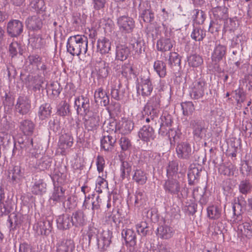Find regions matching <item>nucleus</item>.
<instances>
[{
  "mask_svg": "<svg viewBox=\"0 0 252 252\" xmlns=\"http://www.w3.org/2000/svg\"><path fill=\"white\" fill-rule=\"evenodd\" d=\"M246 202L242 196H239L232 205L233 218L232 223L237 225L236 230L237 239L240 245H246L252 238V222L245 221L241 222L242 217L240 212L246 205Z\"/></svg>",
  "mask_w": 252,
  "mask_h": 252,
  "instance_id": "obj_1",
  "label": "nucleus"
},
{
  "mask_svg": "<svg viewBox=\"0 0 252 252\" xmlns=\"http://www.w3.org/2000/svg\"><path fill=\"white\" fill-rule=\"evenodd\" d=\"M160 108V97L157 94L150 98L143 110L136 116L140 124L149 123L158 118Z\"/></svg>",
  "mask_w": 252,
  "mask_h": 252,
  "instance_id": "obj_2",
  "label": "nucleus"
},
{
  "mask_svg": "<svg viewBox=\"0 0 252 252\" xmlns=\"http://www.w3.org/2000/svg\"><path fill=\"white\" fill-rule=\"evenodd\" d=\"M88 39L84 34L69 36L66 42L67 52L73 56L85 54L88 51Z\"/></svg>",
  "mask_w": 252,
  "mask_h": 252,
  "instance_id": "obj_3",
  "label": "nucleus"
},
{
  "mask_svg": "<svg viewBox=\"0 0 252 252\" xmlns=\"http://www.w3.org/2000/svg\"><path fill=\"white\" fill-rule=\"evenodd\" d=\"M208 83L203 77L195 78L189 86V95L192 100L202 98L207 94Z\"/></svg>",
  "mask_w": 252,
  "mask_h": 252,
  "instance_id": "obj_4",
  "label": "nucleus"
},
{
  "mask_svg": "<svg viewBox=\"0 0 252 252\" xmlns=\"http://www.w3.org/2000/svg\"><path fill=\"white\" fill-rule=\"evenodd\" d=\"M212 13V18L209 31L213 33L214 30L218 31L220 26L225 21L227 20L229 17L228 9L225 6H218L214 7L211 10Z\"/></svg>",
  "mask_w": 252,
  "mask_h": 252,
  "instance_id": "obj_5",
  "label": "nucleus"
},
{
  "mask_svg": "<svg viewBox=\"0 0 252 252\" xmlns=\"http://www.w3.org/2000/svg\"><path fill=\"white\" fill-rule=\"evenodd\" d=\"M163 189L166 193L175 196L179 199L186 197L188 194L187 189L182 187L180 182L173 178L166 180Z\"/></svg>",
  "mask_w": 252,
  "mask_h": 252,
  "instance_id": "obj_6",
  "label": "nucleus"
},
{
  "mask_svg": "<svg viewBox=\"0 0 252 252\" xmlns=\"http://www.w3.org/2000/svg\"><path fill=\"white\" fill-rule=\"evenodd\" d=\"M53 219L52 217L42 218L33 226V229L38 235H48L52 230Z\"/></svg>",
  "mask_w": 252,
  "mask_h": 252,
  "instance_id": "obj_7",
  "label": "nucleus"
},
{
  "mask_svg": "<svg viewBox=\"0 0 252 252\" xmlns=\"http://www.w3.org/2000/svg\"><path fill=\"white\" fill-rule=\"evenodd\" d=\"M109 86L113 98L116 100L123 99L125 94V88L122 86L119 79L115 76L112 77L109 82Z\"/></svg>",
  "mask_w": 252,
  "mask_h": 252,
  "instance_id": "obj_8",
  "label": "nucleus"
},
{
  "mask_svg": "<svg viewBox=\"0 0 252 252\" xmlns=\"http://www.w3.org/2000/svg\"><path fill=\"white\" fill-rule=\"evenodd\" d=\"M137 93L143 97L150 96L153 90V85L150 76L142 77L136 85Z\"/></svg>",
  "mask_w": 252,
  "mask_h": 252,
  "instance_id": "obj_9",
  "label": "nucleus"
},
{
  "mask_svg": "<svg viewBox=\"0 0 252 252\" xmlns=\"http://www.w3.org/2000/svg\"><path fill=\"white\" fill-rule=\"evenodd\" d=\"M74 143V138L69 133L62 134L59 139L58 146L60 150L61 154L66 156L69 152Z\"/></svg>",
  "mask_w": 252,
  "mask_h": 252,
  "instance_id": "obj_10",
  "label": "nucleus"
},
{
  "mask_svg": "<svg viewBox=\"0 0 252 252\" xmlns=\"http://www.w3.org/2000/svg\"><path fill=\"white\" fill-rule=\"evenodd\" d=\"M74 105L78 115L85 116L90 111V100L86 96L82 95L76 97Z\"/></svg>",
  "mask_w": 252,
  "mask_h": 252,
  "instance_id": "obj_11",
  "label": "nucleus"
},
{
  "mask_svg": "<svg viewBox=\"0 0 252 252\" xmlns=\"http://www.w3.org/2000/svg\"><path fill=\"white\" fill-rule=\"evenodd\" d=\"M117 25L122 33H130L135 28V22L131 17L122 16L117 19Z\"/></svg>",
  "mask_w": 252,
  "mask_h": 252,
  "instance_id": "obj_12",
  "label": "nucleus"
},
{
  "mask_svg": "<svg viewBox=\"0 0 252 252\" xmlns=\"http://www.w3.org/2000/svg\"><path fill=\"white\" fill-rule=\"evenodd\" d=\"M112 236V232L109 229L101 230L96 238L98 249L104 251L109 247Z\"/></svg>",
  "mask_w": 252,
  "mask_h": 252,
  "instance_id": "obj_13",
  "label": "nucleus"
},
{
  "mask_svg": "<svg viewBox=\"0 0 252 252\" xmlns=\"http://www.w3.org/2000/svg\"><path fill=\"white\" fill-rule=\"evenodd\" d=\"M176 151L178 158L188 159L192 155V149L190 144L187 142L178 143Z\"/></svg>",
  "mask_w": 252,
  "mask_h": 252,
  "instance_id": "obj_14",
  "label": "nucleus"
},
{
  "mask_svg": "<svg viewBox=\"0 0 252 252\" xmlns=\"http://www.w3.org/2000/svg\"><path fill=\"white\" fill-rule=\"evenodd\" d=\"M190 126L193 130V138L196 139L202 138L206 132L203 122L200 120H192L190 122Z\"/></svg>",
  "mask_w": 252,
  "mask_h": 252,
  "instance_id": "obj_15",
  "label": "nucleus"
},
{
  "mask_svg": "<svg viewBox=\"0 0 252 252\" xmlns=\"http://www.w3.org/2000/svg\"><path fill=\"white\" fill-rule=\"evenodd\" d=\"M65 190L61 186H55L50 196V201L54 204L63 203L64 205L66 201Z\"/></svg>",
  "mask_w": 252,
  "mask_h": 252,
  "instance_id": "obj_16",
  "label": "nucleus"
},
{
  "mask_svg": "<svg viewBox=\"0 0 252 252\" xmlns=\"http://www.w3.org/2000/svg\"><path fill=\"white\" fill-rule=\"evenodd\" d=\"M138 135L142 141L147 143L154 140L156 137L153 128L149 125L143 126L139 129Z\"/></svg>",
  "mask_w": 252,
  "mask_h": 252,
  "instance_id": "obj_17",
  "label": "nucleus"
},
{
  "mask_svg": "<svg viewBox=\"0 0 252 252\" xmlns=\"http://www.w3.org/2000/svg\"><path fill=\"white\" fill-rule=\"evenodd\" d=\"M56 247V252H75V244L72 239H63L57 243Z\"/></svg>",
  "mask_w": 252,
  "mask_h": 252,
  "instance_id": "obj_18",
  "label": "nucleus"
},
{
  "mask_svg": "<svg viewBox=\"0 0 252 252\" xmlns=\"http://www.w3.org/2000/svg\"><path fill=\"white\" fill-rule=\"evenodd\" d=\"M84 126L88 131H94L98 128L100 117L97 114H93L87 118H84Z\"/></svg>",
  "mask_w": 252,
  "mask_h": 252,
  "instance_id": "obj_19",
  "label": "nucleus"
},
{
  "mask_svg": "<svg viewBox=\"0 0 252 252\" xmlns=\"http://www.w3.org/2000/svg\"><path fill=\"white\" fill-rule=\"evenodd\" d=\"M160 121L159 134L164 136L167 134V127L169 128L172 123V116L166 112H163L160 117Z\"/></svg>",
  "mask_w": 252,
  "mask_h": 252,
  "instance_id": "obj_20",
  "label": "nucleus"
},
{
  "mask_svg": "<svg viewBox=\"0 0 252 252\" xmlns=\"http://www.w3.org/2000/svg\"><path fill=\"white\" fill-rule=\"evenodd\" d=\"M128 44L129 48L134 52V55L139 56L144 52V42L140 38L130 37L128 40Z\"/></svg>",
  "mask_w": 252,
  "mask_h": 252,
  "instance_id": "obj_21",
  "label": "nucleus"
},
{
  "mask_svg": "<svg viewBox=\"0 0 252 252\" xmlns=\"http://www.w3.org/2000/svg\"><path fill=\"white\" fill-rule=\"evenodd\" d=\"M111 49V42L105 37H101L97 40L96 51L101 55H105Z\"/></svg>",
  "mask_w": 252,
  "mask_h": 252,
  "instance_id": "obj_22",
  "label": "nucleus"
},
{
  "mask_svg": "<svg viewBox=\"0 0 252 252\" xmlns=\"http://www.w3.org/2000/svg\"><path fill=\"white\" fill-rule=\"evenodd\" d=\"M226 47L219 44L216 45L211 54L212 60L214 62H219L225 58Z\"/></svg>",
  "mask_w": 252,
  "mask_h": 252,
  "instance_id": "obj_23",
  "label": "nucleus"
},
{
  "mask_svg": "<svg viewBox=\"0 0 252 252\" xmlns=\"http://www.w3.org/2000/svg\"><path fill=\"white\" fill-rule=\"evenodd\" d=\"M31 100L26 96H20L17 101V111L20 114L25 115L30 110Z\"/></svg>",
  "mask_w": 252,
  "mask_h": 252,
  "instance_id": "obj_24",
  "label": "nucleus"
},
{
  "mask_svg": "<svg viewBox=\"0 0 252 252\" xmlns=\"http://www.w3.org/2000/svg\"><path fill=\"white\" fill-rule=\"evenodd\" d=\"M122 236L127 247H133L136 245V236L133 230L131 229H123L122 232Z\"/></svg>",
  "mask_w": 252,
  "mask_h": 252,
  "instance_id": "obj_25",
  "label": "nucleus"
},
{
  "mask_svg": "<svg viewBox=\"0 0 252 252\" xmlns=\"http://www.w3.org/2000/svg\"><path fill=\"white\" fill-rule=\"evenodd\" d=\"M130 54L128 47L122 44H118L116 47L115 59L116 60L124 61L126 60Z\"/></svg>",
  "mask_w": 252,
  "mask_h": 252,
  "instance_id": "obj_26",
  "label": "nucleus"
},
{
  "mask_svg": "<svg viewBox=\"0 0 252 252\" xmlns=\"http://www.w3.org/2000/svg\"><path fill=\"white\" fill-rule=\"evenodd\" d=\"M158 236L162 239H169L172 238L174 233V228L167 225L159 226L157 229Z\"/></svg>",
  "mask_w": 252,
  "mask_h": 252,
  "instance_id": "obj_27",
  "label": "nucleus"
},
{
  "mask_svg": "<svg viewBox=\"0 0 252 252\" xmlns=\"http://www.w3.org/2000/svg\"><path fill=\"white\" fill-rule=\"evenodd\" d=\"M57 226L59 229L66 230L72 225L70 217L68 214L60 215L56 219Z\"/></svg>",
  "mask_w": 252,
  "mask_h": 252,
  "instance_id": "obj_28",
  "label": "nucleus"
},
{
  "mask_svg": "<svg viewBox=\"0 0 252 252\" xmlns=\"http://www.w3.org/2000/svg\"><path fill=\"white\" fill-rule=\"evenodd\" d=\"M173 46V42L169 37H162L157 41V48L158 51L166 52L170 51Z\"/></svg>",
  "mask_w": 252,
  "mask_h": 252,
  "instance_id": "obj_29",
  "label": "nucleus"
},
{
  "mask_svg": "<svg viewBox=\"0 0 252 252\" xmlns=\"http://www.w3.org/2000/svg\"><path fill=\"white\" fill-rule=\"evenodd\" d=\"M247 36L243 33L240 32L235 35L231 39L229 44L230 48H239L240 45L243 49V45L247 41Z\"/></svg>",
  "mask_w": 252,
  "mask_h": 252,
  "instance_id": "obj_30",
  "label": "nucleus"
},
{
  "mask_svg": "<svg viewBox=\"0 0 252 252\" xmlns=\"http://www.w3.org/2000/svg\"><path fill=\"white\" fill-rule=\"evenodd\" d=\"M119 133L127 134L131 132L134 127V123L130 120H125L118 122Z\"/></svg>",
  "mask_w": 252,
  "mask_h": 252,
  "instance_id": "obj_31",
  "label": "nucleus"
},
{
  "mask_svg": "<svg viewBox=\"0 0 252 252\" xmlns=\"http://www.w3.org/2000/svg\"><path fill=\"white\" fill-rule=\"evenodd\" d=\"M115 142V138L112 136L104 135L100 140L101 149L107 152L112 151Z\"/></svg>",
  "mask_w": 252,
  "mask_h": 252,
  "instance_id": "obj_32",
  "label": "nucleus"
},
{
  "mask_svg": "<svg viewBox=\"0 0 252 252\" xmlns=\"http://www.w3.org/2000/svg\"><path fill=\"white\" fill-rule=\"evenodd\" d=\"M72 225L79 227L85 224L86 220L83 211L78 210L72 213L70 217Z\"/></svg>",
  "mask_w": 252,
  "mask_h": 252,
  "instance_id": "obj_33",
  "label": "nucleus"
},
{
  "mask_svg": "<svg viewBox=\"0 0 252 252\" xmlns=\"http://www.w3.org/2000/svg\"><path fill=\"white\" fill-rule=\"evenodd\" d=\"M221 207L218 205H213L207 207V216L211 220L219 219L221 216Z\"/></svg>",
  "mask_w": 252,
  "mask_h": 252,
  "instance_id": "obj_34",
  "label": "nucleus"
},
{
  "mask_svg": "<svg viewBox=\"0 0 252 252\" xmlns=\"http://www.w3.org/2000/svg\"><path fill=\"white\" fill-rule=\"evenodd\" d=\"M153 67L154 71L160 78L165 77L167 73L166 65L163 61L160 60L156 61L154 62Z\"/></svg>",
  "mask_w": 252,
  "mask_h": 252,
  "instance_id": "obj_35",
  "label": "nucleus"
},
{
  "mask_svg": "<svg viewBox=\"0 0 252 252\" xmlns=\"http://www.w3.org/2000/svg\"><path fill=\"white\" fill-rule=\"evenodd\" d=\"M107 177L106 173H102L99 175L96 180L95 190L97 193H101L102 190L106 188H108V182L106 180Z\"/></svg>",
  "mask_w": 252,
  "mask_h": 252,
  "instance_id": "obj_36",
  "label": "nucleus"
},
{
  "mask_svg": "<svg viewBox=\"0 0 252 252\" xmlns=\"http://www.w3.org/2000/svg\"><path fill=\"white\" fill-rule=\"evenodd\" d=\"M19 127L25 134L31 135L32 133L35 125L32 120L26 119L20 122Z\"/></svg>",
  "mask_w": 252,
  "mask_h": 252,
  "instance_id": "obj_37",
  "label": "nucleus"
},
{
  "mask_svg": "<svg viewBox=\"0 0 252 252\" xmlns=\"http://www.w3.org/2000/svg\"><path fill=\"white\" fill-rule=\"evenodd\" d=\"M26 23L28 28L32 30H38L42 26L41 19L36 16L29 18L26 21Z\"/></svg>",
  "mask_w": 252,
  "mask_h": 252,
  "instance_id": "obj_38",
  "label": "nucleus"
},
{
  "mask_svg": "<svg viewBox=\"0 0 252 252\" xmlns=\"http://www.w3.org/2000/svg\"><path fill=\"white\" fill-rule=\"evenodd\" d=\"M132 180L137 184L139 185H143L147 182V175L143 170L137 169L134 170V173L132 176Z\"/></svg>",
  "mask_w": 252,
  "mask_h": 252,
  "instance_id": "obj_39",
  "label": "nucleus"
},
{
  "mask_svg": "<svg viewBox=\"0 0 252 252\" xmlns=\"http://www.w3.org/2000/svg\"><path fill=\"white\" fill-rule=\"evenodd\" d=\"M29 43L33 48L41 49L43 48L46 44L45 39L39 34L31 37Z\"/></svg>",
  "mask_w": 252,
  "mask_h": 252,
  "instance_id": "obj_40",
  "label": "nucleus"
},
{
  "mask_svg": "<svg viewBox=\"0 0 252 252\" xmlns=\"http://www.w3.org/2000/svg\"><path fill=\"white\" fill-rule=\"evenodd\" d=\"M121 152L130 151L132 148V143L130 139L126 136H122L118 141Z\"/></svg>",
  "mask_w": 252,
  "mask_h": 252,
  "instance_id": "obj_41",
  "label": "nucleus"
},
{
  "mask_svg": "<svg viewBox=\"0 0 252 252\" xmlns=\"http://www.w3.org/2000/svg\"><path fill=\"white\" fill-rule=\"evenodd\" d=\"M46 184L43 180L35 181L32 188V191L34 194H42L46 192Z\"/></svg>",
  "mask_w": 252,
  "mask_h": 252,
  "instance_id": "obj_42",
  "label": "nucleus"
},
{
  "mask_svg": "<svg viewBox=\"0 0 252 252\" xmlns=\"http://www.w3.org/2000/svg\"><path fill=\"white\" fill-rule=\"evenodd\" d=\"M167 135L171 144L178 142L181 135V130L179 129L170 128L167 129V134L164 136Z\"/></svg>",
  "mask_w": 252,
  "mask_h": 252,
  "instance_id": "obj_43",
  "label": "nucleus"
},
{
  "mask_svg": "<svg viewBox=\"0 0 252 252\" xmlns=\"http://www.w3.org/2000/svg\"><path fill=\"white\" fill-rule=\"evenodd\" d=\"M179 170V163L176 160L169 161L166 168V174L168 178H173L176 176Z\"/></svg>",
  "mask_w": 252,
  "mask_h": 252,
  "instance_id": "obj_44",
  "label": "nucleus"
},
{
  "mask_svg": "<svg viewBox=\"0 0 252 252\" xmlns=\"http://www.w3.org/2000/svg\"><path fill=\"white\" fill-rule=\"evenodd\" d=\"M4 199V189L0 187V217H2L3 215L8 214L11 210V207L7 205L6 206L4 204L3 200Z\"/></svg>",
  "mask_w": 252,
  "mask_h": 252,
  "instance_id": "obj_45",
  "label": "nucleus"
},
{
  "mask_svg": "<svg viewBox=\"0 0 252 252\" xmlns=\"http://www.w3.org/2000/svg\"><path fill=\"white\" fill-rule=\"evenodd\" d=\"M51 107L50 104L45 103L39 107L38 112V116L41 120H44L50 116L51 114Z\"/></svg>",
  "mask_w": 252,
  "mask_h": 252,
  "instance_id": "obj_46",
  "label": "nucleus"
},
{
  "mask_svg": "<svg viewBox=\"0 0 252 252\" xmlns=\"http://www.w3.org/2000/svg\"><path fill=\"white\" fill-rule=\"evenodd\" d=\"M192 19L193 25H201L204 23L206 15L202 10L195 9L192 11Z\"/></svg>",
  "mask_w": 252,
  "mask_h": 252,
  "instance_id": "obj_47",
  "label": "nucleus"
},
{
  "mask_svg": "<svg viewBox=\"0 0 252 252\" xmlns=\"http://www.w3.org/2000/svg\"><path fill=\"white\" fill-rule=\"evenodd\" d=\"M200 171L197 167L191 168L188 172V177L189 184L192 185L198 182Z\"/></svg>",
  "mask_w": 252,
  "mask_h": 252,
  "instance_id": "obj_48",
  "label": "nucleus"
},
{
  "mask_svg": "<svg viewBox=\"0 0 252 252\" xmlns=\"http://www.w3.org/2000/svg\"><path fill=\"white\" fill-rule=\"evenodd\" d=\"M101 231V230L98 229L95 227L94 222H91L88 225V230L87 231V235L88 237L89 243H90L93 239H96Z\"/></svg>",
  "mask_w": 252,
  "mask_h": 252,
  "instance_id": "obj_49",
  "label": "nucleus"
},
{
  "mask_svg": "<svg viewBox=\"0 0 252 252\" xmlns=\"http://www.w3.org/2000/svg\"><path fill=\"white\" fill-rule=\"evenodd\" d=\"M98 69L97 71L98 77L99 78L107 77L109 73L108 64L104 61H101L98 63Z\"/></svg>",
  "mask_w": 252,
  "mask_h": 252,
  "instance_id": "obj_50",
  "label": "nucleus"
},
{
  "mask_svg": "<svg viewBox=\"0 0 252 252\" xmlns=\"http://www.w3.org/2000/svg\"><path fill=\"white\" fill-rule=\"evenodd\" d=\"M206 36V31L200 27H195L191 33V37L196 41H201Z\"/></svg>",
  "mask_w": 252,
  "mask_h": 252,
  "instance_id": "obj_51",
  "label": "nucleus"
},
{
  "mask_svg": "<svg viewBox=\"0 0 252 252\" xmlns=\"http://www.w3.org/2000/svg\"><path fill=\"white\" fill-rule=\"evenodd\" d=\"M188 62L189 66L192 67H197L203 63L202 57L196 54H192L188 58Z\"/></svg>",
  "mask_w": 252,
  "mask_h": 252,
  "instance_id": "obj_52",
  "label": "nucleus"
},
{
  "mask_svg": "<svg viewBox=\"0 0 252 252\" xmlns=\"http://www.w3.org/2000/svg\"><path fill=\"white\" fill-rule=\"evenodd\" d=\"M183 113L184 116H188L192 114L195 108L192 101H185L181 104Z\"/></svg>",
  "mask_w": 252,
  "mask_h": 252,
  "instance_id": "obj_53",
  "label": "nucleus"
},
{
  "mask_svg": "<svg viewBox=\"0 0 252 252\" xmlns=\"http://www.w3.org/2000/svg\"><path fill=\"white\" fill-rule=\"evenodd\" d=\"M87 16L85 14L81 15L80 13H75L72 16V22L78 27H82L86 23Z\"/></svg>",
  "mask_w": 252,
  "mask_h": 252,
  "instance_id": "obj_54",
  "label": "nucleus"
},
{
  "mask_svg": "<svg viewBox=\"0 0 252 252\" xmlns=\"http://www.w3.org/2000/svg\"><path fill=\"white\" fill-rule=\"evenodd\" d=\"M131 171V167L128 162L126 161H122L120 166V176L122 179H124L126 175L130 176Z\"/></svg>",
  "mask_w": 252,
  "mask_h": 252,
  "instance_id": "obj_55",
  "label": "nucleus"
},
{
  "mask_svg": "<svg viewBox=\"0 0 252 252\" xmlns=\"http://www.w3.org/2000/svg\"><path fill=\"white\" fill-rule=\"evenodd\" d=\"M154 19V14L150 9L143 10L139 16L140 22L143 20L144 22L150 23Z\"/></svg>",
  "mask_w": 252,
  "mask_h": 252,
  "instance_id": "obj_56",
  "label": "nucleus"
},
{
  "mask_svg": "<svg viewBox=\"0 0 252 252\" xmlns=\"http://www.w3.org/2000/svg\"><path fill=\"white\" fill-rule=\"evenodd\" d=\"M168 64L171 67L180 65L181 59L177 53L174 52L169 53Z\"/></svg>",
  "mask_w": 252,
  "mask_h": 252,
  "instance_id": "obj_57",
  "label": "nucleus"
},
{
  "mask_svg": "<svg viewBox=\"0 0 252 252\" xmlns=\"http://www.w3.org/2000/svg\"><path fill=\"white\" fill-rule=\"evenodd\" d=\"M223 23L224 24L223 28L225 31L234 32L238 27V24L236 20L233 18L228 17V19L225 21Z\"/></svg>",
  "mask_w": 252,
  "mask_h": 252,
  "instance_id": "obj_58",
  "label": "nucleus"
},
{
  "mask_svg": "<svg viewBox=\"0 0 252 252\" xmlns=\"http://www.w3.org/2000/svg\"><path fill=\"white\" fill-rule=\"evenodd\" d=\"M122 75L127 79L130 78L133 74V70L132 65L129 63H125L121 68Z\"/></svg>",
  "mask_w": 252,
  "mask_h": 252,
  "instance_id": "obj_59",
  "label": "nucleus"
},
{
  "mask_svg": "<svg viewBox=\"0 0 252 252\" xmlns=\"http://www.w3.org/2000/svg\"><path fill=\"white\" fill-rule=\"evenodd\" d=\"M136 229L138 234L141 236H146L148 231V224L145 221H142L137 223Z\"/></svg>",
  "mask_w": 252,
  "mask_h": 252,
  "instance_id": "obj_60",
  "label": "nucleus"
},
{
  "mask_svg": "<svg viewBox=\"0 0 252 252\" xmlns=\"http://www.w3.org/2000/svg\"><path fill=\"white\" fill-rule=\"evenodd\" d=\"M252 185L248 180H242L239 185V191L243 194H247L251 189Z\"/></svg>",
  "mask_w": 252,
  "mask_h": 252,
  "instance_id": "obj_61",
  "label": "nucleus"
},
{
  "mask_svg": "<svg viewBox=\"0 0 252 252\" xmlns=\"http://www.w3.org/2000/svg\"><path fill=\"white\" fill-rule=\"evenodd\" d=\"M69 105L65 101L62 102L58 108V115L61 116H65L69 114Z\"/></svg>",
  "mask_w": 252,
  "mask_h": 252,
  "instance_id": "obj_62",
  "label": "nucleus"
},
{
  "mask_svg": "<svg viewBox=\"0 0 252 252\" xmlns=\"http://www.w3.org/2000/svg\"><path fill=\"white\" fill-rule=\"evenodd\" d=\"M96 165L97 171L99 174L103 173L104 168L105 166V161L102 156L98 155L96 159Z\"/></svg>",
  "mask_w": 252,
  "mask_h": 252,
  "instance_id": "obj_63",
  "label": "nucleus"
},
{
  "mask_svg": "<svg viewBox=\"0 0 252 252\" xmlns=\"http://www.w3.org/2000/svg\"><path fill=\"white\" fill-rule=\"evenodd\" d=\"M52 161L49 158H43L39 161L38 167L40 170L48 169L51 165Z\"/></svg>",
  "mask_w": 252,
  "mask_h": 252,
  "instance_id": "obj_64",
  "label": "nucleus"
}]
</instances>
